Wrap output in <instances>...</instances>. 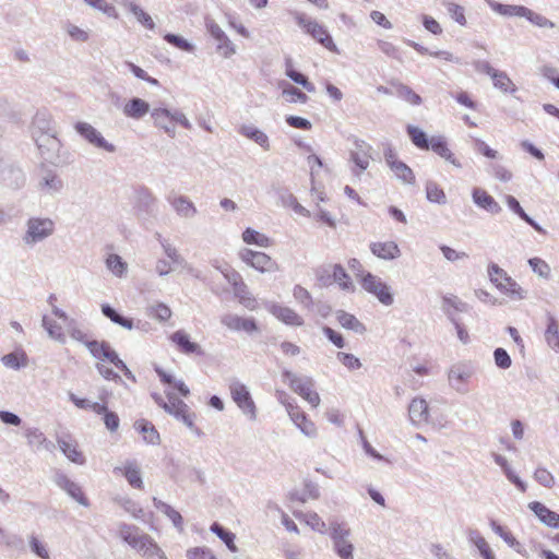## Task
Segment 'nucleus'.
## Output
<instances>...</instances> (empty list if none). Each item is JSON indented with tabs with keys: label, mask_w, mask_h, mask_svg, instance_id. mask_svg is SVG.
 <instances>
[{
	"label": "nucleus",
	"mask_w": 559,
	"mask_h": 559,
	"mask_svg": "<svg viewBox=\"0 0 559 559\" xmlns=\"http://www.w3.org/2000/svg\"><path fill=\"white\" fill-rule=\"evenodd\" d=\"M426 198L429 202L438 203V204H445L447 203V195L439 187V185L432 180L427 181L426 183Z\"/></svg>",
	"instance_id": "obj_52"
},
{
	"label": "nucleus",
	"mask_w": 559,
	"mask_h": 559,
	"mask_svg": "<svg viewBox=\"0 0 559 559\" xmlns=\"http://www.w3.org/2000/svg\"><path fill=\"white\" fill-rule=\"evenodd\" d=\"M282 376L289 381V388L305 399L312 407L320 404V395L314 390V380L311 377H298L290 370H283Z\"/></svg>",
	"instance_id": "obj_3"
},
{
	"label": "nucleus",
	"mask_w": 559,
	"mask_h": 559,
	"mask_svg": "<svg viewBox=\"0 0 559 559\" xmlns=\"http://www.w3.org/2000/svg\"><path fill=\"white\" fill-rule=\"evenodd\" d=\"M497 288L512 299L522 300L526 297L525 292L511 276L506 277L502 283L497 284Z\"/></svg>",
	"instance_id": "obj_43"
},
{
	"label": "nucleus",
	"mask_w": 559,
	"mask_h": 559,
	"mask_svg": "<svg viewBox=\"0 0 559 559\" xmlns=\"http://www.w3.org/2000/svg\"><path fill=\"white\" fill-rule=\"evenodd\" d=\"M154 507L165 514L174 524V526L181 533L183 532V519L181 514L175 510L170 504L162 501L160 499L153 497Z\"/></svg>",
	"instance_id": "obj_34"
},
{
	"label": "nucleus",
	"mask_w": 559,
	"mask_h": 559,
	"mask_svg": "<svg viewBox=\"0 0 559 559\" xmlns=\"http://www.w3.org/2000/svg\"><path fill=\"white\" fill-rule=\"evenodd\" d=\"M329 536L333 551L340 559H354V544L350 540L352 531L346 522L331 520L329 522Z\"/></svg>",
	"instance_id": "obj_2"
},
{
	"label": "nucleus",
	"mask_w": 559,
	"mask_h": 559,
	"mask_svg": "<svg viewBox=\"0 0 559 559\" xmlns=\"http://www.w3.org/2000/svg\"><path fill=\"white\" fill-rule=\"evenodd\" d=\"M0 182L11 189H20L25 185L23 170L14 164L0 159Z\"/></svg>",
	"instance_id": "obj_12"
},
{
	"label": "nucleus",
	"mask_w": 559,
	"mask_h": 559,
	"mask_svg": "<svg viewBox=\"0 0 559 559\" xmlns=\"http://www.w3.org/2000/svg\"><path fill=\"white\" fill-rule=\"evenodd\" d=\"M493 86L500 90L503 93L513 94L516 92V86L509 78L507 72L498 70L495 75L491 78Z\"/></svg>",
	"instance_id": "obj_51"
},
{
	"label": "nucleus",
	"mask_w": 559,
	"mask_h": 559,
	"mask_svg": "<svg viewBox=\"0 0 559 559\" xmlns=\"http://www.w3.org/2000/svg\"><path fill=\"white\" fill-rule=\"evenodd\" d=\"M134 429L142 435L146 443L153 445L160 443L159 432L150 420L144 418L135 420Z\"/></svg>",
	"instance_id": "obj_31"
},
{
	"label": "nucleus",
	"mask_w": 559,
	"mask_h": 559,
	"mask_svg": "<svg viewBox=\"0 0 559 559\" xmlns=\"http://www.w3.org/2000/svg\"><path fill=\"white\" fill-rule=\"evenodd\" d=\"M188 559H217L213 551L207 547H193L187 550Z\"/></svg>",
	"instance_id": "obj_64"
},
{
	"label": "nucleus",
	"mask_w": 559,
	"mask_h": 559,
	"mask_svg": "<svg viewBox=\"0 0 559 559\" xmlns=\"http://www.w3.org/2000/svg\"><path fill=\"white\" fill-rule=\"evenodd\" d=\"M75 131L90 144L97 148H103L106 152L114 153L116 146L105 140L102 133L92 124L79 121L74 124Z\"/></svg>",
	"instance_id": "obj_11"
},
{
	"label": "nucleus",
	"mask_w": 559,
	"mask_h": 559,
	"mask_svg": "<svg viewBox=\"0 0 559 559\" xmlns=\"http://www.w3.org/2000/svg\"><path fill=\"white\" fill-rule=\"evenodd\" d=\"M371 252L383 260H393L401 255V250L394 241L371 242Z\"/></svg>",
	"instance_id": "obj_30"
},
{
	"label": "nucleus",
	"mask_w": 559,
	"mask_h": 559,
	"mask_svg": "<svg viewBox=\"0 0 559 559\" xmlns=\"http://www.w3.org/2000/svg\"><path fill=\"white\" fill-rule=\"evenodd\" d=\"M337 321L343 328L356 333L362 334L366 332V326L354 314L344 310L337 311Z\"/></svg>",
	"instance_id": "obj_47"
},
{
	"label": "nucleus",
	"mask_w": 559,
	"mask_h": 559,
	"mask_svg": "<svg viewBox=\"0 0 559 559\" xmlns=\"http://www.w3.org/2000/svg\"><path fill=\"white\" fill-rule=\"evenodd\" d=\"M121 4L134 15L136 21L143 25L145 28L153 31L155 28V23L152 16L146 13L139 4L130 1L122 0Z\"/></svg>",
	"instance_id": "obj_35"
},
{
	"label": "nucleus",
	"mask_w": 559,
	"mask_h": 559,
	"mask_svg": "<svg viewBox=\"0 0 559 559\" xmlns=\"http://www.w3.org/2000/svg\"><path fill=\"white\" fill-rule=\"evenodd\" d=\"M293 296L297 302L302 305L306 309L312 310L314 302L311 294L301 285H295L293 289Z\"/></svg>",
	"instance_id": "obj_59"
},
{
	"label": "nucleus",
	"mask_w": 559,
	"mask_h": 559,
	"mask_svg": "<svg viewBox=\"0 0 559 559\" xmlns=\"http://www.w3.org/2000/svg\"><path fill=\"white\" fill-rule=\"evenodd\" d=\"M288 415L292 421L305 436L310 438L317 436V427L314 423L308 418L307 414L298 405H289Z\"/></svg>",
	"instance_id": "obj_16"
},
{
	"label": "nucleus",
	"mask_w": 559,
	"mask_h": 559,
	"mask_svg": "<svg viewBox=\"0 0 559 559\" xmlns=\"http://www.w3.org/2000/svg\"><path fill=\"white\" fill-rule=\"evenodd\" d=\"M442 311L448 317V312L450 314H455L456 312H468L471 307L467 302L462 301L455 295H445L442 297Z\"/></svg>",
	"instance_id": "obj_38"
},
{
	"label": "nucleus",
	"mask_w": 559,
	"mask_h": 559,
	"mask_svg": "<svg viewBox=\"0 0 559 559\" xmlns=\"http://www.w3.org/2000/svg\"><path fill=\"white\" fill-rule=\"evenodd\" d=\"M122 112L128 118L140 120L150 112V104L140 97H132L123 106Z\"/></svg>",
	"instance_id": "obj_27"
},
{
	"label": "nucleus",
	"mask_w": 559,
	"mask_h": 559,
	"mask_svg": "<svg viewBox=\"0 0 559 559\" xmlns=\"http://www.w3.org/2000/svg\"><path fill=\"white\" fill-rule=\"evenodd\" d=\"M238 133L253 141L264 151H269L271 147L267 134L252 124L240 126L238 129Z\"/></svg>",
	"instance_id": "obj_28"
},
{
	"label": "nucleus",
	"mask_w": 559,
	"mask_h": 559,
	"mask_svg": "<svg viewBox=\"0 0 559 559\" xmlns=\"http://www.w3.org/2000/svg\"><path fill=\"white\" fill-rule=\"evenodd\" d=\"M1 361L5 367L19 370L20 368L26 365L27 357L23 352H12L7 355H3L1 357Z\"/></svg>",
	"instance_id": "obj_53"
},
{
	"label": "nucleus",
	"mask_w": 559,
	"mask_h": 559,
	"mask_svg": "<svg viewBox=\"0 0 559 559\" xmlns=\"http://www.w3.org/2000/svg\"><path fill=\"white\" fill-rule=\"evenodd\" d=\"M164 40L182 51L192 52L194 50V46L190 41L177 34L167 33L164 35Z\"/></svg>",
	"instance_id": "obj_62"
},
{
	"label": "nucleus",
	"mask_w": 559,
	"mask_h": 559,
	"mask_svg": "<svg viewBox=\"0 0 559 559\" xmlns=\"http://www.w3.org/2000/svg\"><path fill=\"white\" fill-rule=\"evenodd\" d=\"M35 143L40 151L41 155L58 152L60 148V141L57 138V133H41L33 135Z\"/></svg>",
	"instance_id": "obj_32"
},
{
	"label": "nucleus",
	"mask_w": 559,
	"mask_h": 559,
	"mask_svg": "<svg viewBox=\"0 0 559 559\" xmlns=\"http://www.w3.org/2000/svg\"><path fill=\"white\" fill-rule=\"evenodd\" d=\"M281 198H282L283 203L287 206H290L297 214L305 216V217L311 216L310 211L307 210L301 204H299L297 198L294 194L289 193L288 191H285L281 195Z\"/></svg>",
	"instance_id": "obj_60"
},
{
	"label": "nucleus",
	"mask_w": 559,
	"mask_h": 559,
	"mask_svg": "<svg viewBox=\"0 0 559 559\" xmlns=\"http://www.w3.org/2000/svg\"><path fill=\"white\" fill-rule=\"evenodd\" d=\"M406 132L412 141V143L423 151H428L430 148L431 139L429 140L427 133L418 127L413 124H408L406 127Z\"/></svg>",
	"instance_id": "obj_42"
},
{
	"label": "nucleus",
	"mask_w": 559,
	"mask_h": 559,
	"mask_svg": "<svg viewBox=\"0 0 559 559\" xmlns=\"http://www.w3.org/2000/svg\"><path fill=\"white\" fill-rule=\"evenodd\" d=\"M41 133H57L51 115L46 110H38L32 122V135Z\"/></svg>",
	"instance_id": "obj_25"
},
{
	"label": "nucleus",
	"mask_w": 559,
	"mask_h": 559,
	"mask_svg": "<svg viewBox=\"0 0 559 559\" xmlns=\"http://www.w3.org/2000/svg\"><path fill=\"white\" fill-rule=\"evenodd\" d=\"M157 198L148 188L141 186L135 190L134 210L139 216H155L157 213Z\"/></svg>",
	"instance_id": "obj_10"
},
{
	"label": "nucleus",
	"mask_w": 559,
	"mask_h": 559,
	"mask_svg": "<svg viewBox=\"0 0 559 559\" xmlns=\"http://www.w3.org/2000/svg\"><path fill=\"white\" fill-rule=\"evenodd\" d=\"M43 326L48 332L49 336L53 340L59 341L60 343H64L66 337L62 332V328L56 323L55 321L49 320L47 316L43 317Z\"/></svg>",
	"instance_id": "obj_63"
},
{
	"label": "nucleus",
	"mask_w": 559,
	"mask_h": 559,
	"mask_svg": "<svg viewBox=\"0 0 559 559\" xmlns=\"http://www.w3.org/2000/svg\"><path fill=\"white\" fill-rule=\"evenodd\" d=\"M468 540L475 545L481 555L483 559H496L491 548L489 547L486 539L480 535L477 530L468 531Z\"/></svg>",
	"instance_id": "obj_45"
},
{
	"label": "nucleus",
	"mask_w": 559,
	"mask_h": 559,
	"mask_svg": "<svg viewBox=\"0 0 559 559\" xmlns=\"http://www.w3.org/2000/svg\"><path fill=\"white\" fill-rule=\"evenodd\" d=\"M242 239L248 245H257V246L263 247V248L270 247L271 242H272L267 236H265L264 234H261L250 227H247L243 230Z\"/></svg>",
	"instance_id": "obj_50"
},
{
	"label": "nucleus",
	"mask_w": 559,
	"mask_h": 559,
	"mask_svg": "<svg viewBox=\"0 0 559 559\" xmlns=\"http://www.w3.org/2000/svg\"><path fill=\"white\" fill-rule=\"evenodd\" d=\"M493 460L502 468L508 480L512 483L520 491L525 492L527 488L526 484L513 472L508 463V460L500 454H493Z\"/></svg>",
	"instance_id": "obj_37"
},
{
	"label": "nucleus",
	"mask_w": 559,
	"mask_h": 559,
	"mask_svg": "<svg viewBox=\"0 0 559 559\" xmlns=\"http://www.w3.org/2000/svg\"><path fill=\"white\" fill-rule=\"evenodd\" d=\"M64 188L62 178L52 169L41 168L37 179V190L44 195H56Z\"/></svg>",
	"instance_id": "obj_9"
},
{
	"label": "nucleus",
	"mask_w": 559,
	"mask_h": 559,
	"mask_svg": "<svg viewBox=\"0 0 559 559\" xmlns=\"http://www.w3.org/2000/svg\"><path fill=\"white\" fill-rule=\"evenodd\" d=\"M408 416L411 423L415 426L428 423L429 407L426 400L421 397L413 399L408 406Z\"/></svg>",
	"instance_id": "obj_22"
},
{
	"label": "nucleus",
	"mask_w": 559,
	"mask_h": 559,
	"mask_svg": "<svg viewBox=\"0 0 559 559\" xmlns=\"http://www.w3.org/2000/svg\"><path fill=\"white\" fill-rule=\"evenodd\" d=\"M474 374V368L468 364L453 365L449 370V382L457 392H465L463 385Z\"/></svg>",
	"instance_id": "obj_15"
},
{
	"label": "nucleus",
	"mask_w": 559,
	"mask_h": 559,
	"mask_svg": "<svg viewBox=\"0 0 559 559\" xmlns=\"http://www.w3.org/2000/svg\"><path fill=\"white\" fill-rule=\"evenodd\" d=\"M472 199L479 209H483L490 214H499L502 211L500 204L493 199V197L481 188L473 189Z\"/></svg>",
	"instance_id": "obj_21"
},
{
	"label": "nucleus",
	"mask_w": 559,
	"mask_h": 559,
	"mask_svg": "<svg viewBox=\"0 0 559 559\" xmlns=\"http://www.w3.org/2000/svg\"><path fill=\"white\" fill-rule=\"evenodd\" d=\"M229 391L233 401L240 408V411L248 416L250 420L257 419V406L255 403L248 390V388L239 382L238 380H234L229 384Z\"/></svg>",
	"instance_id": "obj_5"
},
{
	"label": "nucleus",
	"mask_w": 559,
	"mask_h": 559,
	"mask_svg": "<svg viewBox=\"0 0 559 559\" xmlns=\"http://www.w3.org/2000/svg\"><path fill=\"white\" fill-rule=\"evenodd\" d=\"M170 341L177 346V348L186 354H194L197 356H204L205 352L202 347L190 340L189 334L183 330H178L170 335Z\"/></svg>",
	"instance_id": "obj_17"
},
{
	"label": "nucleus",
	"mask_w": 559,
	"mask_h": 559,
	"mask_svg": "<svg viewBox=\"0 0 559 559\" xmlns=\"http://www.w3.org/2000/svg\"><path fill=\"white\" fill-rule=\"evenodd\" d=\"M333 278L338 283L343 290L354 292L355 286L350 281L347 272L341 264H335L333 267Z\"/></svg>",
	"instance_id": "obj_56"
},
{
	"label": "nucleus",
	"mask_w": 559,
	"mask_h": 559,
	"mask_svg": "<svg viewBox=\"0 0 559 559\" xmlns=\"http://www.w3.org/2000/svg\"><path fill=\"white\" fill-rule=\"evenodd\" d=\"M207 32L211 36L218 41L217 49H224V56L226 58L233 56L236 52L234 44L230 41L224 31L213 20H206L205 22Z\"/></svg>",
	"instance_id": "obj_18"
},
{
	"label": "nucleus",
	"mask_w": 559,
	"mask_h": 559,
	"mask_svg": "<svg viewBox=\"0 0 559 559\" xmlns=\"http://www.w3.org/2000/svg\"><path fill=\"white\" fill-rule=\"evenodd\" d=\"M528 509L538 518V520L548 527L559 528V513L550 510L539 501L528 503Z\"/></svg>",
	"instance_id": "obj_20"
},
{
	"label": "nucleus",
	"mask_w": 559,
	"mask_h": 559,
	"mask_svg": "<svg viewBox=\"0 0 559 559\" xmlns=\"http://www.w3.org/2000/svg\"><path fill=\"white\" fill-rule=\"evenodd\" d=\"M488 4L496 13L503 15V16L524 17V13L526 10L525 5L503 4V3L492 1V0H489Z\"/></svg>",
	"instance_id": "obj_41"
},
{
	"label": "nucleus",
	"mask_w": 559,
	"mask_h": 559,
	"mask_svg": "<svg viewBox=\"0 0 559 559\" xmlns=\"http://www.w3.org/2000/svg\"><path fill=\"white\" fill-rule=\"evenodd\" d=\"M265 309L286 325L301 326L304 319L292 308L276 302H266Z\"/></svg>",
	"instance_id": "obj_14"
},
{
	"label": "nucleus",
	"mask_w": 559,
	"mask_h": 559,
	"mask_svg": "<svg viewBox=\"0 0 559 559\" xmlns=\"http://www.w3.org/2000/svg\"><path fill=\"white\" fill-rule=\"evenodd\" d=\"M239 257L246 264L261 273H273L278 271V264L276 261L264 252L245 248L240 250Z\"/></svg>",
	"instance_id": "obj_8"
},
{
	"label": "nucleus",
	"mask_w": 559,
	"mask_h": 559,
	"mask_svg": "<svg viewBox=\"0 0 559 559\" xmlns=\"http://www.w3.org/2000/svg\"><path fill=\"white\" fill-rule=\"evenodd\" d=\"M167 201L181 217L191 218L197 214V207L186 195H167Z\"/></svg>",
	"instance_id": "obj_24"
},
{
	"label": "nucleus",
	"mask_w": 559,
	"mask_h": 559,
	"mask_svg": "<svg viewBox=\"0 0 559 559\" xmlns=\"http://www.w3.org/2000/svg\"><path fill=\"white\" fill-rule=\"evenodd\" d=\"M297 24L305 29L313 39L321 44L324 48L332 52H337V47L334 44L328 29L319 24L317 21L311 20L304 13L296 12L294 14Z\"/></svg>",
	"instance_id": "obj_4"
},
{
	"label": "nucleus",
	"mask_w": 559,
	"mask_h": 559,
	"mask_svg": "<svg viewBox=\"0 0 559 559\" xmlns=\"http://www.w3.org/2000/svg\"><path fill=\"white\" fill-rule=\"evenodd\" d=\"M102 313L106 318H108L112 323L118 324L127 330H132L134 328L133 319L123 317L109 304L102 305Z\"/></svg>",
	"instance_id": "obj_39"
},
{
	"label": "nucleus",
	"mask_w": 559,
	"mask_h": 559,
	"mask_svg": "<svg viewBox=\"0 0 559 559\" xmlns=\"http://www.w3.org/2000/svg\"><path fill=\"white\" fill-rule=\"evenodd\" d=\"M151 118L156 128L164 130V132L170 138L176 136V129L175 126L173 124L170 110L163 107L154 108L151 111Z\"/></svg>",
	"instance_id": "obj_23"
},
{
	"label": "nucleus",
	"mask_w": 559,
	"mask_h": 559,
	"mask_svg": "<svg viewBox=\"0 0 559 559\" xmlns=\"http://www.w3.org/2000/svg\"><path fill=\"white\" fill-rule=\"evenodd\" d=\"M55 224L50 218L32 217L27 221V230L23 240L27 245L43 241L52 235Z\"/></svg>",
	"instance_id": "obj_7"
},
{
	"label": "nucleus",
	"mask_w": 559,
	"mask_h": 559,
	"mask_svg": "<svg viewBox=\"0 0 559 559\" xmlns=\"http://www.w3.org/2000/svg\"><path fill=\"white\" fill-rule=\"evenodd\" d=\"M429 150H431L433 153H436L440 157L444 158L447 162H449L456 168H462V164L449 148L444 136H442V135L432 136Z\"/></svg>",
	"instance_id": "obj_26"
},
{
	"label": "nucleus",
	"mask_w": 559,
	"mask_h": 559,
	"mask_svg": "<svg viewBox=\"0 0 559 559\" xmlns=\"http://www.w3.org/2000/svg\"><path fill=\"white\" fill-rule=\"evenodd\" d=\"M391 170L394 173L396 178L405 185H414L416 182V177L413 169L404 162L395 164Z\"/></svg>",
	"instance_id": "obj_55"
},
{
	"label": "nucleus",
	"mask_w": 559,
	"mask_h": 559,
	"mask_svg": "<svg viewBox=\"0 0 559 559\" xmlns=\"http://www.w3.org/2000/svg\"><path fill=\"white\" fill-rule=\"evenodd\" d=\"M210 531L214 533L231 552H236L238 550L235 544L236 535L233 532L226 530L217 522H214L211 525Z\"/></svg>",
	"instance_id": "obj_46"
},
{
	"label": "nucleus",
	"mask_w": 559,
	"mask_h": 559,
	"mask_svg": "<svg viewBox=\"0 0 559 559\" xmlns=\"http://www.w3.org/2000/svg\"><path fill=\"white\" fill-rule=\"evenodd\" d=\"M170 415L183 423L198 437L203 435L202 430L194 424L197 418L195 413L191 412L190 407L182 400L177 401V405Z\"/></svg>",
	"instance_id": "obj_19"
},
{
	"label": "nucleus",
	"mask_w": 559,
	"mask_h": 559,
	"mask_svg": "<svg viewBox=\"0 0 559 559\" xmlns=\"http://www.w3.org/2000/svg\"><path fill=\"white\" fill-rule=\"evenodd\" d=\"M283 96L288 97V98H286V100L289 103L306 104L309 99V97L307 96L306 93H304L298 87H296L289 83H286V82L284 83V87H283Z\"/></svg>",
	"instance_id": "obj_57"
},
{
	"label": "nucleus",
	"mask_w": 559,
	"mask_h": 559,
	"mask_svg": "<svg viewBox=\"0 0 559 559\" xmlns=\"http://www.w3.org/2000/svg\"><path fill=\"white\" fill-rule=\"evenodd\" d=\"M58 444L62 453L73 463L83 465L85 457L81 451L78 450L76 445L64 439H59Z\"/></svg>",
	"instance_id": "obj_48"
},
{
	"label": "nucleus",
	"mask_w": 559,
	"mask_h": 559,
	"mask_svg": "<svg viewBox=\"0 0 559 559\" xmlns=\"http://www.w3.org/2000/svg\"><path fill=\"white\" fill-rule=\"evenodd\" d=\"M55 483L59 488L64 490L72 499H74L79 504L85 508L90 507V500L86 498L81 486L72 481L66 474H63L62 472H57L55 475Z\"/></svg>",
	"instance_id": "obj_13"
},
{
	"label": "nucleus",
	"mask_w": 559,
	"mask_h": 559,
	"mask_svg": "<svg viewBox=\"0 0 559 559\" xmlns=\"http://www.w3.org/2000/svg\"><path fill=\"white\" fill-rule=\"evenodd\" d=\"M354 144L357 152H350V160L358 167L359 171H364L369 166V151L371 150L370 145L367 144L364 140L356 139Z\"/></svg>",
	"instance_id": "obj_29"
},
{
	"label": "nucleus",
	"mask_w": 559,
	"mask_h": 559,
	"mask_svg": "<svg viewBox=\"0 0 559 559\" xmlns=\"http://www.w3.org/2000/svg\"><path fill=\"white\" fill-rule=\"evenodd\" d=\"M25 438L27 439V444L34 450L44 448L51 451L55 448V444L49 441L38 428H26Z\"/></svg>",
	"instance_id": "obj_33"
},
{
	"label": "nucleus",
	"mask_w": 559,
	"mask_h": 559,
	"mask_svg": "<svg viewBox=\"0 0 559 559\" xmlns=\"http://www.w3.org/2000/svg\"><path fill=\"white\" fill-rule=\"evenodd\" d=\"M157 241L162 246L164 253L167 255L170 261L181 267L187 266V260L178 252V250L167 240L165 239L159 233H156L155 235Z\"/></svg>",
	"instance_id": "obj_40"
},
{
	"label": "nucleus",
	"mask_w": 559,
	"mask_h": 559,
	"mask_svg": "<svg viewBox=\"0 0 559 559\" xmlns=\"http://www.w3.org/2000/svg\"><path fill=\"white\" fill-rule=\"evenodd\" d=\"M361 287L369 294L374 295L384 306H391L394 302L390 286L370 272L362 275L360 280Z\"/></svg>",
	"instance_id": "obj_6"
},
{
	"label": "nucleus",
	"mask_w": 559,
	"mask_h": 559,
	"mask_svg": "<svg viewBox=\"0 0 559 559\" xmlns=\"http://www.w3.org/2000/svg\"><path fill=\"white\" fill-rule=\"evenodd\" d=\"M524 19H526L528 22H531L533 25L538 27H545V28H554L555 23L548 20L546 16L536 13L535 11L531 10L526 7Z\"/></svg>",
	"instance_id": "obj_61"
},
{
	"label": "nucleus",
	"mask_w": 559,
	"mask_h": 559,
	"mask_svg": "<svg viewBox=\"0 0 559 559\" xmlns=\"http://www.w3.org/2000/svg\"><path fill=\"white\" fill-rule=\"evenodd\" d=\"M390 84L395 88V94L408 104L414 106L421 105V96L414 92L408 85L395 80H392Z\"/></svg>",
	"instance_id": "obj_36"
},
{
	"label": "nucleus",
	"mask_w": 559,
	"mask_h": 559,
	"mask_svg": "<svg viewBox=\"0 0 559 559\" xmlns=\"http://www.w3.org/2000/svg\"><path fill=\"white\" fill-rule=\"evenodd\" d=\"M151 396L154 400V402L169 415L177 405V401L180 400L173 392H166L168 401H165L163 396L156 392H153Z\"/></svg>",
	"instance_id": "obj_58"
},
{
	"label": "nucleus",
	"mask_w": 559,
	"mask_h": 559,
	"mask_svg": "<svg viewBox=\"0 0 559 559\" xmlns=\"http://www.w3.org/2000/svg\"><path fill=\"white\" fill-rule=\"evenodd\" d=\"M106 266L110 272L118 276L122 277L127 273V263L122 260V258L116 253H111L106 259Z\"/></svg>",
	"instance_id": "obj_54"
},
{
	"label": "nucleus",
	"mask_w": 559,
	"mask_h": 559,
	"mask_svg": "<svg viewBox=\"0 0 559 559\" xmlns=\"http://www.w3.org/2000/svg\"><path fill=\"white\" fill-rule=\"evenodd\" d=\"M545 340L551 348L559 349V323L551 314H548L547 318Z\"/></svg>",
	"instance_id": "obj_49"
},
{
	"label": "nucleus",
	"mask_w": 559,
	"mask_h": 559,
	"mask_svg": "<svg viewBox=\"0 0 559 559\" xmlns=\"http://www.w3.org/2000/svg\"><path fill=\"white\" fill-rule=\"evenodd\" d=\"M123 475L129 485L136 489L143 488L141 469L135 461H128L123 468Z\"/></svg>",
	"instance_id": "obj_44"
},
{
	"label": "nucleus",
	"mask_w": 559,
	"mask_h": 559,
	"mask_svg": "<svg viewBox=\"0 0 559 559\" xmlns=\"http://www.w3.org/2000/svg\"><path fill=\"white\" fill-rule=\"evenodd\" d=\"M119 536L129 546L142 552L147 559H167L165 552L147 534L141 533L140 528L132 524L120 523Z\"/></svg>",
	"instance_id": "obj_1"
}]
</instances>
